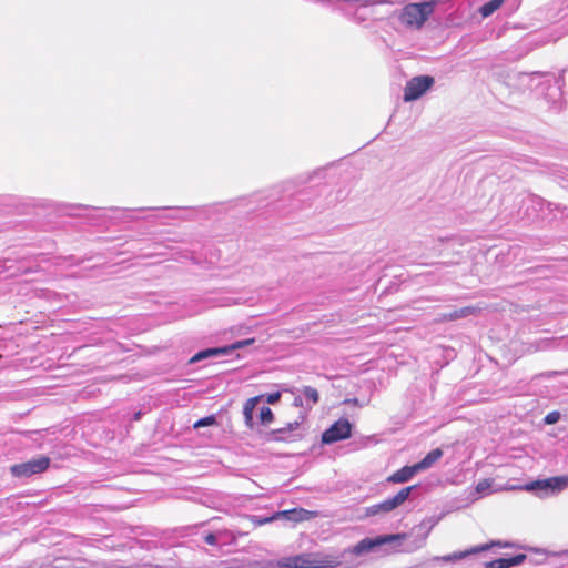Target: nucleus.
<instances>
[{"mask_svg":"<svg viewBox=\"0 0 568 568\" xmlns=\"http://www.w3.org/2000/svg\"><path fill=\"white\" fill-rule=\"evenodd\" d=\"M276 519H278L276 513L272 516L246 515L242 518V523L245 528L254 529L258 526L272 523Z\"/></svg>","mask_w":568,"mask_h":568,"instance_id":"nucleus-21","label":"nucleus"},{"mask_svg":"<svg viewBox=\"0 0 568 568\" xmlns=\"http://www.w3.org/2000/svg\"><path fill=\"white\" fill-rule=\"evenodd\" d=\"M374 7L375 6H358V12L366 18L365 22L382 20L387 16V13L381 14Z\"/></svg>","mask_w":568,"mask_h":568,"instance_id":"nucleus-26","label":"nucleus"},{"mask_svg":"<svg viewBox=\"0 0 568 568\" xmlns=\"http://www.w3.org/2000/svg\"><path fill=\"white\" fill-rule=\"evenodd\" d=\"M306 196L307 192L305 190L292 192L290 187H273L251 196L236 199L223 204V206L225 211L235 210L245 215L260 212L261 214L277 213L284 216L291 211L301 209Z\"/></svg>","mask_w":568,"mask_h":568,"instance_id":"nucleus-2","label":"nucleus"},{"mask_svg":"<svg viewBox=\"0 0 568 568\" xmlns=\"http://www.w3.org/2000/svg\"><path fill=\"white\" fill-rule=\"evenodd\" d=\"M204 541L211 546H219L217 531L206 534L204 536Z\"/></svg>","mask_w":568,"mask_h":568,"instance_id":"nucleus-35","label":"nucleus"},{"mask_svg":"<svg viewBox=\"0 0 568 568\" xmlns=\"http://www.w3.org/2000/svg\"><path fill=\"white\" fill-rule=\"evenodd\" d=\"M491 486H493V480L491 479H483L480 481H478V484L476 485V491L478 494H487L488 491H490L491 489Z\"/></svg>","mask_w":568,"mask_h":568,"instance_id":"nucleus-32","label":"nucleus"},{"mask_svg":"<svg viewBox=\"0 0 568 568\" xmlns=\"http://www.w3.org/2000/svg\"><path fill=\"white\" fill-rule=\"evenodd\" d=\"M419 471L416 464L413 465H406L402 467L400 469L393 473L388 478L387 483L389 484H405L408 483L415 475H417Z\"/></svg>","mask_w":568,"mask_h":568,"instance_id":"nucleus-16","label":"nucleus"},{"mask_svg":"<svg viewBox=\"0 0 568 568\" xmlns=\"http://www.w3.org/2000/svg\"><path fill=\"white\" fill-rule=\"evenodd\" d=\"M301 395L306 404V410H311L312 407L320 402V394L317 389L312 386H303Z\"/></svg>","mask_w":568,"mask_h":568,"instance_id":"nucleus-23","label":"nucleus"},{"mask_svg":"<svg viewBox=\"0 0 568 568\" xmlns=\"http://www.w3.org/2000/svg\"><path fill=\"white\" fill-rule=\"evenodd\" d=\"M217 531L219 547L234 545L239 536H245L247 531L234 529H220Z\"/></svg>","mask_w":568,"mask_h":568,"instance_id":"nucleus-20","label":"nucleus"},{"mask_svg":"<svg viewBox=\"0 0 568 568\" xmlns=\"http://www.w3.org/2000/svg\"><path fill=\"white\" fill-rule=\"evenodd\" d=\"M293 406L301 407V408H304L306 410V404H305L302 395L295 396V398L293 400Z\"/></svg>","mask_w":568,"mask_h":568,"instance_id":"nucleus-36","label":"nucleus"},{"mask_svg":"<svg viewBox=\"0 0 568 568\" xmlns=\"http://www.w3.org/2000/svg\"><path fill=\"white\" fill-rule=\"evenodd\" d=\"M568 486V477L556 476L546 479H538L526 485V489L539 497H546L562 491Z\"/></svg>","mask_w":568,"mask_h":568,"instance_id":"nucleus-6","label":"nucleus"},{"mask_svg":"<svg viewBox=\"0 0 568 568\" xmlns=\"http://www.w3.org/2000/svg\"><path fill=\"white\" fill-rule=\"evenodd\" d=\"M50 464L51 459L48 456L41 455L26 463L11 466L10 470L13 477L30 478L33 475L44 473L50 467Z\"/></svg>","mask_w":568,"mask_h":568,"instance_id":"nucleus-7","label":"nucleus"},{"mask_svg":"<svg viewBox=\"0 0 568 568\" xmlns=\"http://www.w3.org/2000/svg\"><path fill=\"white\" fill-rule=\"evenodd\" d=\"M274 420V413L268 406H263L260 409L258 422L261 425H268Z\"/></svg>","mask_w":568,"mask_h":568,"instance_id":"nucleus-30","label":"nucleus"},{"mask_svg":"<svg viewBox=\"0 0 568 568\" xmlns=\"http://www.w3.org/2000/svg\"><path fill=\"white\" fill-rule=\"evenodd\" d=\"M142 415H143V412H142V410H138V412H135V413L133 414V416H132L131 420H132V422H138V420H140V419H141Z\"/></svg>","mask_w":568,"mask_h":568,"instance_id":"nucleus-38","label":"nucleus"},{"mask_svg":"<svg viewBox=\"0 0 568 568\" xmlns=\"http://www.w3.org/2000/svg\"><path fill=\"white\" fill-rule=\"evenodd\" d=\"M353 424L347 418H339L322 433V444L332 445L352 437Z\"/></svg>","mask_w":568,"mask_h":568,"instance_id":"nucleus-9","label":"nucleus"},{"mask_svg":"<svg viewBox=\"0 0 568 568\" xmlns=\"http://www.w3.org/2000/svg\"><path fill=\"white\" fill-rule=\"evenodd\" d=\"M560 417L561 414L558 410H552L544 417V423L546 425H554L559 422Z\"/></svg>","mask_w":568,"mask_h":568,"instance_id":"nucleus-33","label":"nucleus"},{"mask_svg":"<svg viewBox=\"0 0 568 568\" xmlns=\"http://www.w3.org/2000/svg\"><path fill=\"white\" fill-rule=\"evenodd\" d=\"M494 546H498V547H513V544L510 542H501V541H495V542H491V544H485V545H479V546H476V547H473L471 549L469 550H465V551H458V552H453L450 555H447L445 557H443V560L445 561H456V560H460V559H464L470 555H474V554H479V552H483V551H486L488 549H490L491 547Z\"/></svg>","mask_w":568,"mask_h":568,"instance_id":"nucleus-14","label":"nucleus"},{"mask_svg":"<svg viewBox=\"0 0 568 568\" xmlns=\"http://www.w3.org/2000/svg\"><path fill=\"white\" fill-rule=\"evenodd\" d=\"M305 419V414L300 416V420L288 423L285 427L265 432L262 436L265 442H294L301 439L303 434L300 426Z\"/></svg>","mask_w":568,"mask_h":568,"instance_id":"nucleus-8","label":"nucleus"},{"mask_svg":"<svg viewBox=\"0 0 568 568\" xmlns=\"http://www.w3.org/2000/svg\"><path fill=\"white\" fill-rule=\"evenodd\" d=\"M72 564L67 558H58L53 560V562L50 565V568H71Z\"/></svg>","mask_w":568,"mask_h":568,"instance_id":"nucleus-34","label":"nucleus"},{"mask_svg":"<svg viewBox=\"0 0 568 568\" xmlns=\"http://www.w3.org/2000/svg\"><path fill=\"white\" fill-rule=\"evenodd\" d=\"M353 556H357L354 546L343 551L308 552L284 558L282 566L286 568H337L348 564Z\"/></svg>","mask_w":568,"mask_h":568,"instance_id":"nucleus-3","label":"nucleus"},{"mask_svg":"<svg viewBox=\"0 0 568 568\" xmlns=\"http://www.w3.org/2000/svg\"><path fill=\"white\" fill-rule=\"evenodd\" d=\"M265 398V402L270 405H275L281 399V393L274 392L266 395H260L252 398H248L243 406V415L245 426L250 429H254L256 423L254 420V412L262 399Z\"/></svg>","mask_w":568,"mask_h":568,"instance_id":"nucleus-11","label":"nucleus"},{"mask_svg":"<svg viewBox=\"0 0 568 568\" xmlns=\"http://www.w3.org/2000/svg\"><path fill=\"white\" fill-rule=\"evenodd\" d=\"M436 1H437V3H438L440 0H436Z\"/></svg>","mask_w":568,"mask_h":568,"instance_id":"nucleus-40","label":"nucleus"},{"mask_svg":"<svg viewBox=\"0 0 568 568\" xmlns=\"http://www.w3.org/2000/svg\"><path fill=\"white\" fill-rule=\"evenodd\" d=\"M190 207L186 206H166V207H138V209H121V207H110V210L116 213V217L124 221H132L135 217L133 216L134 212H146V211H165L169 212L163 217L165 219H179L180 212L186 211Z\"/></svg>","mask_w":568,"mask_h":568,"instance_id":"nucleus-12","label":"nucleus"},{"mask_svg":"<svg viewBox=\"0 0 568 568\" xmlns=\"http://www.w3.org/2000/svg\"><path fill=\"white\" fill-rule=\"evenodd\" d=\"M475 313V308L471 307V306H464V307H460V308H457V310H454V311H450V312H447V313H444L442 315V318L444 321H457V320H460V318H465L471 314Z\"/></svg>","mask_w":568,"mask_h":568,"instance_id":"nucleus-24","label":"nucleus"},{"mask_svg":"<svg viewBox=\"0 0 568 568\" xmlns=\"http://www.w3.org/2000/svg\"><path fill=\"white\" fill-rule=\"evenodd\" d=\"M422 397H426L425 394H422L417 388L408 389L407 399H410V406L407 410V415H417L420 416L425 410L424 400Z\"/></svg>","mask_w":568,"mask_h":568,"instance_id":"nucleus-17","label":"nucleus"},{"mask_svg":"<svg viewBox=\"0 0 568 568\" xmlns=\"http://www.w3.org/2000/svg\"><path fill=\"white\" fill-rule=\"evenodd\" d=\"M565 85L564 72L554 77V82L548 84L547 92L545 93V98L550 102L554 106H560L564 92L562 87Z\"/></svg>","mask_w":568,"mask_h":568,"instance_id":"nucleus-13","label":"nucleus"},{"mask_svg":"<svg viewBox=\"0 0 568 568\" xmlns=\"http://www.w3.org/2000/svg\"><path fill=\"white\" fill-rule=\"evenodd\" d=\"M417 488H418V485H413V486L402 488L396 495H394L393 497H389V499L392 501L390 505L394 506L396 509L397 507L403 505L409 498L410 494L414 490H416Z\"/></svg>","mask_w":568,"mask_h":568,"instance_id":"nucleus-25","label":"nucleus"},{"mask_svg":"<svg viewBox=\"0 0 568 568\" xmlns=\"http://www.w3.org/2000/svg\"><path fill=\"white\" fill-rule=\"evenodd\" d=\"M516 75L521 82L530 80V74L528 73H517Z\"/></svg>","mask_w":568,"mask_h":568,"instance_id":"nucleus-37","label":"nucleus"},{"mask_svg":"<svg viewBox=\"0 0 568 568\" xmlns=\"http://www.w3.org/2000/svg\"><path fill=\"white\" fill-rule=\"evenodd\" d=\"M389 504H392V501L389 498H387V499L383 500L382 503L373 505L367 508V515L375 516L379 513H389V511L394 510L395 507Z\"/></svg>","mask_w":568,"mask_h":568,"instance_id":"nucleus-27","label":"nucleus"},{"mask_svg":"<svg viewBox=\"0 0 568 568\" xmlns=\"http://www.w3.org/2000/svg\"><path fill=\"white\" fill-rule=\"evenodd\" d=\"M526 559V554H516L510 557H503L485 562L484 568H511L521 565Z\"/></svg>","mask_w":568,"mask_h":568,"instance_id":"nucleus-15","label":"nucleus"},{"mask_svg":"<svg viewBox=\"0 0 568 568\" xmlns=\"http://www.w3.org/2000/svg\"><path fill=\"white\" fill-rule=\"evenodd\" d=\"M435 83L432 75H417L407 81L404 89V101H415L422 98Z\"/></svg>","mask_w":568,"mask_h":568,"instance_id":"nucleus-10","label":"nucleus"},{"mask_svg":"<svg viewBox=\"0 0 568 568\" xmlns=\"http://www.w3.org/2000/svg\"><path fill=\"white\" fill-rule=\"evenodd\" d=\"M504 3V0H489L480 7L479 12L483 17L491 16L500 6Z\"/></svg>","mask_w":568,"mask_h":568,"instance_id":"nucleus-28","label":"nucleus"},{"mask_svg":"<svg viewBox=\"0 0 568 568\" xmlns=\"http://www.w3.org/2000/svg\"><path fill=\"white\" fill-rule=\"evenodd\" d=\"M226 356L224 346L207 347L195 353L189 361L190 364H195L212 357Z\"/></svg>","mask_w":568,"mask_h":568,"instance_id":"nucleus-18","label":"nucleus"},{"mask_svg":"<svg viewBox=\"0 0 568 568\" xmlns=\"http://www.w3.org/2000/svg\"><path fill=\"white\" fill-rule=\"evenodd\" d=\"M317 2L325 3L333 10L342 12L346 18L358 24L364 23L366 19L358 12V6L393 4L390 0H317Z\"/></svg>","mask_w":568,"mask_h":568,"instance_id":"nucleus-5","label":"nucleus"},{"mask_svg":"<svg viewBox=\"0 0 568 568\" xmlns=\"http://www.w3.org/2000/svg\"><path fill=\"white\" fill-rule=\"evenodd\" d=\"M155 254H156V253H150V254H148V256H153V255H155Z\"/></svg>","mask_w":568,"mask_h":568,"instance_id":"nucleus-39","label":"nucleus"},{"mask_svg":"<svg viewBox=\"0 0 568 568\" xmlns=\"http://www.w3.org/2000/svg\"><path fill=\"white\" fill-rule=\"evenodd\" d=\"M310 511L304 508H293L288 510L277 511L276 516L280 518H284L292 523H301L304 520H308L311 518Z\"/></svg>","mask_w":568,"mask_h":568,"instance_id":"nucleus-19","label":"nucleus"},{"mask_svg":"<svg viewBox=\"0 0 568 568\" xmlns=\"http://www.w3.org/2000/svg\"><path fill=\"white\" fill-rule=\"evenodd\" d=\"M443 454L444 453L440 448H435L427 453L422 460L415 464L418 467L419 471H424L430 468L437 460H439L443 457Z\"/></svg>","mask_w":568,"mask_h":568,"instance_id":"nucleus-22","label":"nucleus"},{"mask_svg":"<svg viewBox=\"0 0 568 568\" xmlns=\"http://www.w3.org/2000/svg\"><path fill=\"white\" fill-rule=\"evenodd\" d=\"M255 342L254 338H247V339H241V341H236L230 345H225L224 348H225V354L226 356L227 355H231L233 354V352L237 351V349H241V348H244L251 344H253Z\"/></svg>","mask_w":568,"mask_h":568,"instance_id":"nucleus-29","label":"nucleus"},{"mask_svg":"<svg viewBox=\"0 0 568 568\" xmlns=\"http://www.w3.org/2000/svg\"><path fill=\"white\" fill-rule=\"evenodd\" d=\"M436 0L408 3L398 13L399 21L407 28L419 30L433 14Z\"/></svg>","mask_w":568,"mask_h":568,"instance_id":"nucleus-4","label":"nucleus"},{"mask_svg":"<svg viewBox=\"0 0 568 568\" xmlns=\"http://www.w3.org/2000/svg\"><path fill=\"white\" fill-rule=\"evenodd\" d=\"M216 424H217L216 417L214 415H209V416H205V417L196 420L193 425V428L199 429L202 427H209V426H213Z\"/></svg>","mask_w":568,"mask_h":568,"instance_id":"nucleus-31","label":"nucleus"},{"mask_svg":"<svg viewBox=\"0 0 568 568\" xmlns=\"http://www.w3.org/2000/svg\"><path fill=\"white\" fill-rule=\"evenodd\" d=\"M442 518L443 515L425 518L413 529L412 534L396 532L365 537L354 546V551L358 556H364L371 552L381 555L414 552L425 545L430 530L440 521Z\"/></svg>","mask_w":568,"mask_h":568,"instance_id":"nucleus-1","label":"nucleus"}]
</instances>
